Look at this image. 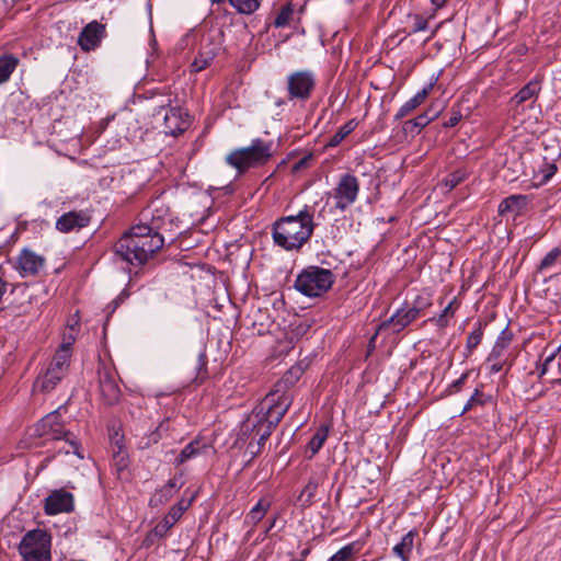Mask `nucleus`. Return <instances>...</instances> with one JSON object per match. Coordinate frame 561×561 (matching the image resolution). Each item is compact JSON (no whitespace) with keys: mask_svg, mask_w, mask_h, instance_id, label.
I'll return each instance as SVG.
<instances>
[{"mask_svg":"<svg viewBox=\"0 0 561 561\" xmlns=\"http://www.w3.org/2000/svg\"><path fill=\"white\" fill-rule=\"evenodd\" d=\"M318 486H319V482L314 479H310L309 482L304 488V490L301 491L298 500L302 504L311 503L317 493Z\"/></svg>","mask_w":561,"mask_h":561,"instance_id":"4c0bfd02","label":"nucleus"},{"mask_svg":"<svg viewBox=\"0 0 561 561\" xmlns=\"http://www.w3.org/2000/svg\"><path fill=\"white\" fill-rule=\"evenodd\" d=\"M69 366L68 355L64 351H56L46 370L36 378L34 389L42 392L54 390L68 374Z\"/></svg>","mask_w":561,"mask_h":561,"instance_id":"1a4fd4ad","label":"nucleus"},{"mask_svg":"<svg viewBox=\"0 0 561 561\" xmlns=\"http://www.w3.org/2000/svg\"><path fill=\"white\" fill-rule=\"evenodd\" d=\"M273 142L255 138L248 147L232 150L225 159L226 163L236 169L238 174L266 164L273 156Z\"/></svg>","mask_w":561,"mask_h":561,"instance_id":"20e7f679","label":"nucleus"},{"mask_svg":"<svg viewBox=\"0 0 561 561\" xmlns=\"http://www.w3.org/2000/svg\"><path fill=\"white\" fill-rule=\"evenodd\" d=\"M205 448H206V445H201V442L197 439L191 442L182 449V451L175 459V463L178 466H180V465L184 463L185 461L197 457L198 455H201L203 453V449H205Z\"/></svg>","mask_w":561,"mask_h":561,"instance_id":"bb28decb","label":"nucleus"},{"mask_svg":"<svg viewBox=\"0 0 561 561\" xmlns=\"http://www.w3.org/2000/svg\"><path fill=\"white\" fill-rule=\"evenodd\" d=\"M419 317L417 310L411 307L409 309H398L388 321L380 324L379 329L392 327V331L398 333Z\"/></svg>","mask_w":561,"mask_h":561,"instance_id":"aec40b11","label":"nucleus"},{"mask_svg":"<svg viewBox=\"0 0 561 561\" xmlns=\"http://www.w3.org/2000/svg\"><path fill=\"white\" fill-rule=\"evenodd\" d=\"M67 329H69V331H76V332H79V329H80V320H79V318H78V316H77V314H75V316L72 317V319L68 321Z\"/></svg>","mask_w":561,"mask_h":561,"instance_id":"3c124183","label":"nucleus"},{"mask_svg":"<svg viewBox=\"0 0 561 561\" xmlns=\"http://www.w3.org/2000/svg\"><path fill=\"white\" fill-rule=\"evenodd\" d=\"M240 14L250 15L259 10L262 0H227Z\"/></svg>","mask_w":561,"mask_h":561,"instance_id":"c756f323","label":"nucleus"},{"mask_svg":"<svg viewBox=\"0 0 561 561\" xmlns=\"http://www.w3.org/2000/svg\"><path fill=\"white\" fill-rule=\"evenodd\" d=\"M178 488H179L178 480L175 478H173V479H170L167 482V484L163 486V492H168L172 496L173 490L178 489Z\"/></svg>","mask_w":561,"mask_h":561,"instance_id":"603ef678","label":"nucleus"},{"mask_svg":"<svg viewBox=\"0 0 561 561\" xmlns=\"http://www.w3.org/2000/svg\"><path fill=\"white\" fill-rule=\"evenodd\" d=\"M164 244L163 237L148 225L133 226L114 244L116 260L134 266L145 264Z\"/></svg>","mask_w":561,"mask_h":561,"instance_id":"f257e3e1","label":"nucleus"},{"mask_svg":"<svg viewBox=\"0 0 561 561\" xmlns=\"http://www.w3.org/2000/svg\"><path fill=\"white\" fill-rule=\"evenodd\" d=\"M32 436L45 438L46 440H60L64 439L72 448V453L80 459L83 458L81 454L80 443L73 433L65 427L62 416L59 409L55 410L44 417H42L33 427Z\"/></svg>","mask_w":561,"mask_h":561,"instance_id":"39448f33","label":"nucleus"},{"mask_svg":"<svg viewBox=\"0 0 561 561\" xmlns=\"http://www.w3.org/2000/svg\"><path fill=\"white\" fill-rule=\"evenodd\" d=\"M436 79L431 81L427 85H425L421 91H419L413 98L408 100L397 112L394 115V119L399 121L405 116H408L412 111H414L417 106H420L435 85Z\"/></svg>","mask_w":561,"mask_h":561,"instance_id":"4be33fe9","label":"nucleus"},{"mask_svg":"<svg viewBox=\"0 0 561 561\" xmlns=\"http://www.w3.org/2000/svg\"><path fill=\"white\" fill-rule=\"evenodd\" d=\"M195 368L197 370L196 379H201V381H203L207 374V356L204 351L198 354Z\"/></svg>","mask_w":561,"mask_h":561,"instance_id":"79ce46f5","label":"nucleus"},{"mask_svg":"<svg viewBox=\"0 0 561 561\" xmlns=\"http://www.w3.org/2000/svg\"><path fill=\"white\" fill-rule=\"evenodd\" d=\"M18 288L26 289L27 287L25 285L18 286Z\"/></svg>","mask_w":561,"mask_h":561,"instance_id":"680f3d73","label":"nucleus"},{"mask_svg":"<svg viewBox=\"0 0 561 561\" xmlns=\"http://www.w3.org/2000/svg\"><path fill=\"white\" fill-rule=\"evenodd\" d=\"M359 193V181L355 175L343 174L336 186L332 192L327 193L329 198L332 197L335 203L330 208L332 210L345 211L351 205H353Z\"/></svg>","mask_w":561,"mask_h":561,"instance_id":"9d476101","label":"nucleus"},{"mask_svg":"<svg viewBox=\"0 0 561 561\" xmlns=\"http://www.w3.org/2000/svg\"><path fill=\"white\" fill-rule=\"evenodd\" d=\"M328 202L321 207V209L317 213V218L320 219V218H324V213H325V208L328 206Z\"/></svg>","mask_w":561,"mask_h":561,"instance_id":"5fc2aeb1","label":"nucleus"},{"mask_svg":"<svg viewBox=\"0 0 561 561\" xmlns=\"http://www.w3.org/2000/svg\"><path fill=\"white\" fill-rule=\"evenodd\" d=\"M45 265V257L24 248L12 261L13 268L23 278L36 276Z\"/></svg>","mask_w":561,"mask_h":561,"instance_id":"4468645a","label":"nucleus"},{"mask_svg":"<svg viewBox=\"0 0 561 561\" xmlns=\"http://www.w3.org/2000/svg\"><path fill=\"white\" fill-rule=\"evenodd\" d=\"M334 280L331 270L312 265L297 275L294 287L304 296L320 297L332 287Z\"/></svg>","mask_w":561,"mask_h":561,"instance_id":"423d86ee","label":"nucleus"},{"mask_svg":"<svg viewBox=\"0 0 561 561\" xmlns=\"http://www.w3.org/2000/svg\"><path fill=\"white\" fill-rule=\"evenodd\" d=\"M541 91V82L535 78L519 89L510 100L511 105L520 106L526 102L535 103Z\"/></svg>","mask_w":561,"mask_h":561,"instance_id":"6ab92c4d","label":"nucleus"},{"mask_svg":"<svg viewBox=\"0 0 561 561\" xmlns=\"http://www.w3.org/2000/svg\"><path fill=\"white\" fill-rule=\"evenodd\" d=\"M357 126V122L355 119H350L343 126H341L337 131L330 138L328 141L329 147L339 146Z\"/></svg>","mask_w":561,"mask_h":561,"instance_id":"2f4dec72","label":"nucleus"},{"mask_svg":"<svg viewBox=\"0 0 561 561\" xmlns=\"http://www.w3.org/2000/svg\"><path fill=\"white\" fill-rule=\"evenodd\" d=\"M171 497L170 493L163 492V488L157 491L150 499L151 505H159L167 502Z\"/></svg>","mask_w":561,"mask_h":561,"instance_id":"49530a36","label":"nucleus"},{"mask_svg":"<svg viewBox=\"0 0 561 561\" xmlns=\"http://www.w3.org/2000/svg\"><path fill=\"white\" fill-rule=\"evenodd\" d=\"M44 508L48 515L70 513L75 508L73 495L65 489L54 490L45 499Z\"/></svg>","mask_w":561,"mask_h":561,"instance_id":"dca6fc26","label":"nucleus"},{"mask_svg":"<svg viewBox=\"0 0 561 561\" xmlns=\"http://www.w3.org/2000/svg\"><path fill=\"white\" fill-rule=\"evenodd\" d=\"M168 530H169V528H158V527L152 528V530L148 534L147 538L145 539L144 543L147 547H149L150 545L153 543L156 538L164 537L167 535Z\"/></svg>","mask_w":561,"mask_h":561,"instance_id":"a18cd8bd","label":"nucleus"},{"mask_svg":"<svg viewBox=\"0 0 561 561\" xmlns=\"http://www.w3.org/2000/svg\"><path fill=\"white\" fill-rule=\"evenodd\" d=\"M355 552V545L350 543L341 548L336 553H334L329 561H348L351 557Z\"/></svg>","mask_w":561,"mask_h":561,"instance_id":"a19ab883","label":"nucleus"},{"mask_svg":"<svg viewBox=\"0 0 561 561\" xmlns=\"http://www.w3.org/2000/svg\"><path fill=\"white\" fill-rule=\"evenodd\" d=\"M271 506V502L267 499L260 500L255 506L251 508L249 514L247 515V523L257 524L262 520L267 510Z\"/></svg>","mask_w":561,"mask_h":561,"instance_id":"473e14b6","label":"nucleus"},{"mask_svg":"<svg viewBox=\"0 0 561 561\" xmlns=\"http://www.w3.org/2000/svg\"><path fill=\"white\" fill-rule=\"evenodd\" d=\"M317 77L313 71L302 69L290 72L286 77L287 101L307 102L316 89Z\"/></svg>","mask_w":561,"mask_h":561,"instance_id":"6e6552de","label":"nucleus"},{"mask_svg":"<svg viewBox=\"0 0 561 561\" xmlns=\"http://www.w3.org/2000/svg\"><path fill=\"white\" fill-rule=\"evenodd\" d=\"M210 1H211L213 3H218V4H219V3H224V2H225V0H210Z\"/></svg>","mask_w":561,"mask_h":561,"instance_id":"052dcab7","label":"nucleus"},{"mask_svg":"<svg viewBox=\"0 0 561 561\" xmlns=\"http://www.w3.org/2000/svg\"><path fill=\"white\" fill-rule=\"evenodd\" d=\"M288 379V376H285L277 382L275 389L271 390L253 411L251 431L259 437L260 445L271 436L293 402V397L285 389Z\"/></svg>","mask_w":561,"mask_h":561,"instance_id":"7ed1b4c3","label":"nucleus"},{"mask_svg":"<svg viewBox=\"0 0 561 561\" xmlns=\"http://www.w3.org/2000/svg\"><path fill=\"white\" fill-rule=\"evenodd\" d=\"M191 502L192 499H182L174 506H172L164 517V526H173L181 518L184 512L190 507Z\"/></svg>","mask_w":561,"mask_h":561,"instance_id":"cd10ccee","label":"nucleus"},{"mask_svg":"<svg viewBox=\"0 0 561 561\" xmlns=\"http://www.w3.org/2000/svg\"><path fill=\"white\" fill-rule=\"evenodd\" d=\"M459 308L457 298H454L437 316L431 319L435 324L442 329L448 327L449 319L454 317L456 310Z\"/></svg>","mask_w":561,"mask_h":561,"instance_id":"c85d7f7f","label":"nucleus"},{"mask_svg":"<svg viewBox=\"0 0 561 561\" xmlns=\"http://www.w3.org/2000/svg\"><path fill=\"white\" fill-rule=\"evenodd\" d=\"M433 5L436 8H442L446 4L447 0H431Z\"/></svg>","mask_w":561,"mask_h":561,"instance_id":"4d7b16f0","label":"nucleus"},{"mask_svg":"<svg viewBox=\"0 0 561 561\" xmlns=\"http://www.w3.org/2000/svg\"><path fill=\"white\" fill-rule=\"evenodd\" d=\"M285 103H286V102H285L284 100H278V101H276V102H275V104H276L277 106H282V105H284Z\"/></svg>","mask_w":561,"mask_h":561,"instance_id":"bf43d9fd","label":"nucleus"},{"mask_svg":"<svg viewBox=\"0 0 561 561\" xmlns=\"http://www.w3.org/2000/svg\"><path fill=\"white\" fill-rule=\"evenodd\" d=\"M467 178V173L463 170H456L449 173L442 182V184L447 187L448 191H451L457 185L462 183Z\"/></svg>","mask_w":561,"mask_h":561,"instance_id":"c9c22d12","label":"nucleus"},{"mask_svg":"<svg viewBox=\"0 0 561 561\" xmlns=\"http://www.w3.org/2000/svg\"><path fill=\"white\" fill-rule=\"evenodd\" d=\"M90 215L85 210H71L62 214L56 220V229L62 233L79 231L90 222Z\"/></svg>","mask_w":561,"mask_h":561,"instance_id":"f3484780","label":"nucleus"},{"mask_svg":"<svg viewBox=\"0 0 561 561\" xmlns=\"http://www.w3.org/2000/svg\"><path fill=\"white\" fill-rule=\"evenodd\" d=\"M98 375L102 401L107 405L118 403L122 391L116 380L117 374L115 369L103 364L99 366Z\"/></svg>","mask_w":561,"mask_h":561,"instance_id":"f8f14e48","label":"nucleus"},{"mask_svg":"<svg viewBox=\"0 0 561 561\" xmlns=\"http://www.w3.org/2000/svg\"><path fill=\"white\" fill-rule=\"evenodd\" d=\"M169 423H170V419L162 420L153 431L144 435L139 439L138 447L140 449H148L151 446L158 444L162 439L163 434H165L170 431Z\"/></svg>","mask_w":561,"mask_h":561,"instance_id":"5701e85b","label":"nucleus"},{"mask_svg":"<svg viewBox=\"0 0 561 561\" xmlns=\"http://www.w3.org/2000/svg\"><path fill=\"white\" fill-rule=\"evenodd\" d=\"M488 401V398L480 389H476L472 396L469 398L467 403L465 404L461 414L472 410L477 405H484Z\"/></svg>","mask_w":561,"mask_h":561,"instance_id":"58836bf2","label":"nucleus"},{"mask_svg":"<svg viewBox=\"0 0 561 561\" xmlns=\"http://www.w3.org/2000/svg\"><path fill=\"white\" fill-rule=\"evenodd\" d=\"M529 198L527 195L515 194L504 198L497 208L501 216L513 214L514 216L522 215L523 210L528 205Z\"/></svg>","mask_w":561,"mask_h":561,"instance_id":"412c9836","label":"nucleus"},{"mask_svg":"<svg viewBox=\"0 0 561 561\" xmlns=\"http://www.w3.org/2000/svg\"><path fill=\"white\" fill-rule=\"evenodd\" d=\"M432 301L428 296L419 295L413 301L412 309L417 310V314L420 316L424 310L431 307Z\"/></svg>","mask_w":561,"mask_h":561,"instance_id":"37998d69","label":"nucleus"},{"mask_svg":"<svg viewBox=\"0 0 561 561\" xmlns=\"http://www.w3.org/2000/svg\"><path fill=\"white\" fill-rule=\"evenodd\" d=\"M105 36V25L98 21H92L88 23L80 32L78 37V45L83 51H91L101 45Z\"/></svg>","mask_w":561,"mask_h":561,"instance_id":"2eb2a0df","label":"nucleus"},{"mask_svg":"<svg viewBox=\"0 0 561 561\" xmlns=\"http://www.w3.org/2000/svg\"><path fill=\"white\" fill-rule=\"evenodd\" d=\"M542 167H545L541 174V178L539 179V184L547 183L556 173L557 167L553 163H548L546 161L542 162Z\"/></svg>","mask_w":561,"mask_h":561,"instance_id":"c03bdc74","label":"nucleus"},{"mask_svg":"<svg viewBox=\"0 0 561 561\" xmlns=\"http://www.w3.org/2000/svg\"><path fill=\"white\" fill-rule=\"evenodd\" d=\"M19 65V58L13 55L0 56V84L9 81Z\"/></svg>","mask_w":561,"mask_h":561,"instance_id":"393cba45","label":"nucleus"},{"mask_svg":"<svg viewBox=\"0 0 561 561\" xmlns=\"http://www.w3.org/2000/svg\"><path fill=\"white\" fill-rule=\"evenodd\" d=\"M514 339L513 332L506 327L501 331L486 357V365L491 374L500 373L507 362V350Z\"/></svg>","mask_w":561,"mask_h":561,"instance_id":"ddd939ff","label":"nucleus"},{"mask_svg":"<svg viewBox=\"0 0 561 561\" xmlns=\"http://www.w3.org/2000/svg\"><path fill=\"white\" fill-rule=\"evenodd\" d=\"M50 548V534L42 528H32L22 538L19 552L23 561H51Z\"/></svg>","mask_w":561,"mask_h":561,"instance_id":"0eeeda50","label":"nucleus"},{"mask_svg":"<svg viewBox=\"0 0 561 561\" xmlns=\"http://www.w3.org/2000/svg\"><path fill=\"white\" fill-rule=\"evenodd\" d=\"M218 50L219 46L214 43L209 36H204L198 54L191 65L192 71L199 72L206 69L217 56Z\"/></svg>","mask_w":561,"mask_h":561,"instance_id":"a211bd4d","label":"nucleus"},{"mask_svg":"<svg viewBox=\"0 0 561 561\" xmlns=\"http://www.w3.org/2000/svg\"><path fill=\"white\" fill-rule=\"evenodd\" d=\"M310 160V157H305L302 158L301 160H299L296 164H295V170H299L301 168H304L307 162Z\"/></svg>","mask_w":561,"mask_h":561,"instance_id":"864d4df0","label":"nucleus"},{"mask_svg":"<svg viewBox=\"0 0 561 561\" xmlns=\"http://www.w3.org/2000/svg\"><path fill=\"white\" fill-rule=\"evenodd\" d=\"M293 14H294V8H293L291 3H287V4L283 5L274 20V25L276 27H284V26L288 25L293 18Z\"/></svg>","mask_w":561,"mask_h":561,"instance_id":"72a5a7b5","label":"nucleus"},{"mask_svg":"<svg viewBox=\"0 0 561 561\" xmlns=\"http://www.w3.org/2000/svg\"><path fill=\"white\" fill-rule=\"evenodd\" d=\"M427 21L425 19H423L422 16H419L416 15L414 18V23H413V26H412V33H417V32H422V31H425L427 28Z\"/></svg>","mask_w":561,"mask_h":561,"instance_id":"09e8293b","label":"nucleus"},{"mask_svg":"<svg viewBox=\"0 0 561 561\" xmlns=\"http://www.w3.org/2000/svg\"><path fill=\"white\" fill-rule=\"evenodd\" d=\"M461 119V114L459 112H453L449 118L444 123L445 127H454Z\"/></svg>","mask_w":561,"mask_h":561,"instance_id":"8fccbe9b","label":"nucleus"},{"mask_svg":"<svg viewBox=\"0 0 561 561\" xmlns=\"http://www.w3.org/2000/svg\"><path fill=\"white\" fill-rule=\"evenodd\" d=\"M78 333L79 332L76 331H69V329H66L62 333L61 344L57 351H64L68 355L69 359H71V346L76 342Z\"/></svg>","mask_w":561,"mask_h":561,"instance_id":"f704fd0d","label":"nucleus"},{"mask_svg":"<svg viewBox=\"0 0 561 561\" xmlns=\"http://www.w3.org/2000/svg\"><path fill=\"white\" fill-rule=\"evenodd\" d=\"M300 554L302 558H306L309 554V549H304Z\"/></svg>","mask_w":561,"mask_h":561,"instance_id":"13d9d810","label":"nucleus"},{"mask_svg":"<svg viewBox=\"0 0 561 561\" xmlns=\"http://www.w3.org/2000/svg\"><path fill=\"white\" fill-rule=\"evenodd\" d=\"M482 337H483V328H482V324L479 322L476 324V328L467 337V342H466L467 351L469 353H472V351L481 343Z\"/></svg>","mask_w":561,"mask_h":561,"instance_id":"e433bc0d","label":"nucleus"},{"mask_svg":"<svg viewBox=\"0 0 561 561\" xmlns=\"http://www.w3.org/2000/svg\"><path fill=\"white\" fill-rule=\"evenodd\" d=\"M295 561H304V560H295Z\"/></svg>","mask_w":561,"mask_h":561,"instance_id":"0e129e2a","label":"nucleus"},{"mask_svg":"<svg viewBox=\"0 0 561 561\" xmlns=\"http://www.w3.org/2000/svg\"><path fill=\"white\" fill-rule=\"evenodd\" d=\"M317 204L305 205L297 215L277 219L272 226L274 243L286 251H299L309 241L317 226Z\"/></svg>","mask_w":561,"mask_h":561,"instance_id":"f03ea898","label":"nucleus"},{"mask_svg":"<svg viewBox=\"0 0 561 561\" xmlns=\"http://www.w3.org/2000/svg\"><path fill=\"white\" fill-rule=\"evenodd\" d=\"M468 378V374H462L457 380H455L448 388L449 393H455L461 390L462 386L465 385L466 380Z\"/></svg>","mask_w":561,"mask_h":561,"instance_id":"de8ad7c7","label":"nucleus"},{"mask_svg":"<svg viewBox=\"0 0 561 561\" xmlns=\"http://www.w3.org/2000/svg\"><path fill=\"white\" fill-rule=\"evenodd\" d=\"M433 119L434 116H430L427 112H424L415 118L407 121L404 123V130L411 134H419Z\"/></svg>","mask_w":561,"mask_h":561,"instance_id":"7c9ffc66","label":"nucleus"},{"mask_svg":"<svg viewBox=\"0 0 561 561\" xmlns=\"http://www.w3.org/2000/svg\"><path fill=\"white\" fill-rule=\"evenodd\" d=\"M171 100L154 108L153 115L163 114L164 133L172 136H178L184 133L190 126L188 115L180 107H171Z\"/></svg>","mask_w":561,"mask_h":561,"instance_id":"9b49d317","label":"nucleus"},{"mask_svg":"<svg viewBox=\"0 0 561 561\" xmlns=\"http://www.w3.org/2000/svg\"><path fill=\"white\" fill-rule=\"evenodd\" d=\"M329 436V426L321 425L317 428L316 433L307 445L308 458H312L323 446Z\"/></svg>","mask_w":561,"mask_h":561,"instance_id":"b1692460","label":"nucleus"},{"mask_svg":"<svg viewBox=\"0 0 561 561\" xmlns=\"http://www.w3.org/2000/svg\"><path fill=\"white\" fill-rule=\"evenodd\" d=\"M560 255H561V249L553 248L541 260L539 267H538L539 271H546V270L550 268L557 262V260Z\"/></svg>","mask_w":561,"mask_h":561,"instance_id":"ea45409f","label":"nucleus"},{"mask_svg":"<svg viewBox=\"0 0 561 561\" xmlns=\"http://www.w3.org/2000/svg\"><path fill=\"white\" fill-rule=\"evenodd\" d=\"M414 546V533L409 531L401 541L393 547V553L402 561H409Z\"/></svg>","mask_w":561,"mask_h":561,"instance_id":"a878e982","label":"nucleus"},{"mask_svg":"<svg viewBox=\"0 0 561 561\" xmlns=\"http://www.w3.org/2000/svg\"><path fill=\"white\" fill-rule=\"evenodd\" d=\"M512 367V363L508 364L506 371Z\"/></svg>","mask_w":561,"mask_h":561,"instance_id":"e2e57ef3","label":"nucleus"},{"mask_svg":"<svg viewBox=\"0 0 561 561\" xmlns=\"http://www.w3.org/2000/svg\"><path fill=\"white\" fill-rule=\"evenodd\" d=\"M553 360V357L550 356L548 357L545 363H543V366H542V370H541V374H546L547 371V368H548V365Z\"/></svg>","mask_w":561,"mask_h":561,"instance_id":"6e6d98bb","label":"nucleus"}]
</instances>
